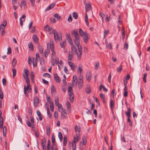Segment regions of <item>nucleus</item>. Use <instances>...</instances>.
<instances>
[{
  "label": "nucleus",
  "mask_w": 150,
  "mask_h": 150,
  "mask_svg": "<svg viewBox=\"0 0 150 150\" xmlns=\"http://www.w3.org/2000/svg\"><path fill=\"white\" fill-rule=\"evenodd\" d=\"M51 93L52 94H55L56 93V88L54 86L52 85L51 89Z\"/></svg>",
  "instance_id": "nucleus-22"
},
{
  "label": "nucleus",
  "mask_w": 150,
  "mask_h": 150,
  "mask_svg": "<svg viewBox=\"0 0 150 150\" xmlns=\"http://www.w3.org/2000/svg\"><path fill=\"white\" fill-rule=\"evenodd\" d=\"M23 78L25 80H26V79H29L28 76V75H25L24 74H23Z\"/></svg>",
  "instance_id": "nucleus-62"
},
{
  "label": "nucleus",
  "mask_w": 150,
  "mask_h": 150,
  "mask_svg": "<svg viewBox=\"0 0 150 150\" xmlns=\"http://www.w3.org/2000/svg\"><path fill=\"white\" fill-rule=\"evenodd\" d=\"M73 84L74 86H76L77 84V78L76 76L74 75L73 77Z\"/></svg>",
  "instance_id": "nucleus-9"
},
{
  "label": "nucleus",
  "mask_w": 150,
  "mask_h": 150,
  "mask_svg": "<svg viewBox=\"0 0 150 150\" xmlns=\"http://www.w3.org/2000/svg\"><path fill=\"white\" fill-rule=\"evenodd\" d=\"M73 55L72 53L69 54L68 57V60H72L73 57Z\"/></svg>",
  "instance_id": "nucleus-38"
},
{
  "label": "nucleus",
  "mask_w": 150,
  "mask_h": 150,
  "mask_svg": "<svg viewBox=\"0 0 150 150\" xmlns=\"http://www.w3.org/2000/svg\"><path fill=\"white\" fill-rule=\"evenodd\" d=\"M91 9V7L89 4H85V10L86 12H88Z\"/></svg>",
  "instance_id": "nucleus-11"
},
{
  "label": "nucleus",
  "mask_w": 150,
  "mask_h": 150,
  "mask_svg": "<svg viewBox=\"0 0 150 150\" xmlns=\"http://www.w3.org/2000/svg\"><path fill=\"white\" fill-rule=\"evenodd\" d=\"M33 38L34 42L36 43H38V39L36 35H34L33 37Z\"/></svg>",
  "instance_id": "nucleus-17"
},
{
  "label": "nucleus",
  "mask_w": 150,
  "mask_h": 150,
  "mask_svg": "<svg viewBox=\"0 0 150 150\" xmlns=\"http://www.w3.org/2000/svg\"><path fill=\"white\" fill-rule=\"evenodd\" d=\"M83 77H79L78 79V86L79 89H81L83 87Z\"/></svg>",
  "instance_id": "nucleus-4"
},
{
  "label": "nucleus",
  "mask_w": 150,
  "mask_h": 150,
  "mask_svg": "<svg viewBox=\"0 0 150 150\" xmlns=\"http://www.w3.org/2000/svg\"><path fill=\"white\" fill-rule=\"evenodd\" d=\"M72 149L73 150H76V144L72 143Z\"/></svg>",
  "instance_id": "nucleus-64"
},
{
  "label": "nucleus",
  "mask_w": 150,
  "mask_h": 150,
  "mask_svg": "<svg viewBox=\"0 0 150 150\" xmlns=\"http://www.w3.org/2000/svg\"><path fill=\"white\" fill-rule=\"evenodd\" d=\"M75 130L76 132L78 131L79 132L80 131V127L76 125L75 127Z\"/></svg>",
  "instance_id": "nucleus-35"
},
{
  "label": "nucleus",
  "mask_w": 150,
  "mask_h": 150,
  "mask_svg": "<svg viewBox=\"0 0 150 150\" xmlns=\"http://www.w3.org/2000/svg\"><path fill=\"white\" fill-rule=\"evenodd\" d=\"M50 105L51 110L52 112H53L54 110L53 103H51Z\"/></svg>",
  "instance_id": "nucleus-48"
},
{
  "label": "nucleus",
  "mask_w": 150,
  "mask_h": 150,
  "mask_svg": "<svg viewBox=\"0 0 150 150\" xmlns=\"http://www.w3.org/2000/svg\"><path fill=\"white\" fill-rule=\"evenodd\" d=\"M24 93L25 94V95H26L27 96H28V93H27V90L26 89V87L25 86H24Z\"/></svg>",
  "instance_id": "nucleus-50"
},
{
  "label": "nucleus",
  "mask_w": 150,
  "mask_h": 150,
  "mask_svg": "<svg viewBox=\"0 0 150 150\" xmlns=\"http://www.w3.org/2000/svg\"><path fill=\"white\" fill-rule=\"evenodd\" d=\"M115 103L114 101L112 100H110V106L112 108H114Z\"/></svg>",
  "instance_id": "nucleus-36"
},
{
  "label": "nucleus",
  "mask_w": 150,
  "mask_h": 150,
  "mask_svg": "<svg viewBox=\"0 0 150 150\" xmlns=\"http://www.w3.org/2000/svg\"><path fill=\"white\" fill-rule=\"evenodd\" d=\"M67 142V137H64L63 138V145L65 146Z\"/></svg>",
  "instance_id": "nucleus-33"
},
{
  "label": "nucleus",
  "mask_w": 150,
  "mask_h": 150,
  "mask_svg": "<svg viewBox=\"0 0 150 150\" xmlns=\"http://www.w3.org/2000/svg\"><path fill=\"white\" fill-rule=\"evenodd\" d=\"M24 71L25 73V75H28L29 74L28 71L26 69H25L24 70Z\"/></svg>",
  "instance_id": "nucleus-61"
},
{
  "label": "nucleus",
  "mask_w": 150,
  "mask_h": 150,
  "mask_svg": "<svg viewBox=\"0 0 150 150\" xmlns=\"http://www.w3.org/2000/svg\"><path fill=\"white\" fill-rule=\"evenodd\" d=\"M46 131L47 135L49 136L50 135V127H47L46 128Z\"/></svg>",
  "instance_id": "nucleus-29"
},
{
  "label": "nucleus",
  "mask_w": 150,
  "mask_h": 150,
  "mask_svg": "<svg viewBox=\"0 0 150 150\" xmlns=\"http://www.w3.org/2000/svg\"><path fill=\"white\" fill-rule=\"evenodd\" d=\"M100 66V63L99 62H97L96 63L95 65V69L96 70Z\"/></svg>",
  "instance_id": "nucleus-47"
},
{
  "label": "nucleus",
  "mask_w": 150,
  "mask_h": 150,
  "mask_svg": "<svg viewBox=\"0 0 150 150\" xmlns=\"http://www.w3.org/2000/svg\"><path fill=\"white\" fill-rule=\"evenodd\" d=\"M79 139V137L78 136L76 135L75 136L74 138V140L73 142L72 143L76 144L78 141Z\"/></svg>",
  "instance_id": "nucleus-21"
},
{
  "label": "nucleus",
  "mask_w": 150,
  "mask_h": 150,
  "mask_svg": "<svg viewBox=\"0 0 150 150\" xmlns=\"http://www.w3.org/2000/svg\"><path fill=\"white\" fill-rule=\"evenodd\" d=\"M80 38L75 39L74 40L75 43L78 48V50L79 52L77 54V58L80 59L81 58V56L82 54V47L80 45Z\"/></svg>",
  "instance_id": "nucleus-1"
},
{
  "label": "nucleus",
  "mask_w": 150,
  "mask_h": 150,
  "mask_svg": "<svg viewBox=\"0 0 150 150\" xmlns=\"http://www.w3.org/2000/svg\"><path fill=\"white\" fill-rule=\"evenodd\" d=\"M55 18H56L57 19H59L61 18L60 16L57 13H55L54 16Z\"/></svg>",
  "instance_id": "nucleus-57"
},
{
  "label": "nucleus",
  "mask_w": 150,
  "mask_h": 150,
  "mask_svg": "<svg viewBox=\"0 0 150 150\" xmlns=\"http://www.w3.org/2000/svg\"><path fill=\"white\" fill-rule=\"evenodd\" d=\"M106 45L108 49H110V50L112 49L111 44L110 43H108V42H106Z\"/></svg>",
  "instance_id": "nucleus-28"
},
{
  "label": "nucleus",
  "mask_w": 150,
  "mask_h": 150,
  "mask_svg": "<svg viewBox=\"0 0 150 150\" xmlns=\"http://www.w3.org/2000/svg\"><path fill=\"white\" fill-rule=\"evenodd\" d=\"M39 51L40 53L41 54H42L43 52V48H42V47L41 46H39Z\"/></svg>",
  "instance_id": "nucleus-46"
},
{
  "label": "nucleus",
  "mask_w": 150,
  "mask_h": 150,
  "mask_svg": "<svg viewBox=\"0 0 150 150\" xmlns=\"http://www.w3.org/2000/svg\"><path fill=\"white\" fill-rule=\"evenodd\" d=\"M122 69V66L120 65V66L117 69V71L118 72H120Z\"/></svg>",
  "instance_id": "nucleus-60"
},
{
  "label": "nucleus",
  "mask_w": 150,
  "mask_h": 150,
  "mask_svg": "<svg viewBox=\"0 0 150 150\" xmlns=\"http://www.w3.org/2000/svg\"><path fill=\"white\" fill-rule=\"evenodd\" d=\"M53 33L54 34L55 40L56 41L58 40H60L62 39V37L61 33H58V32L55 29L53 31Z\"/></svg>",
  "instance_id": "nucleus-3"
},
{
  "label": "nucleus",
  "mask_w": 150,
  "mask_h": 150,
  "mask_svg": "<svg viewBox=\"0 0 150 150\" xmlns=\"http://www.w3.org/2000/svg\"><path fill=\"white\" fill-rule=\"evenodd\" d=\"M42 76L44 77H47L49 78H50L51 76V75L50 74L47 73H45L44 74H43Z\"/></svg>",
  "instance_id": "nucleus-40"
},
{
  "label": "nucleus",
  "mask_w": 150,
  "mask_h": 150,
  "mask_svg": "<svg viewBox=\"0 0 150 150\" xmlns=\"http://www.w3.org/2000/svg\"><path fill=\"white\" fill-rule=\"evenodd\" d=\"M67 109L68 111H70L71 110V105L69 102L68 101L67 102Z\"/></svg>",
  "instance_id": "nucleus-24"
},
{
  "label": "nucleus",
  "mask_w": 150,
  "mask_h": 150,
  "mask_svg": "<svg viewBox=\"0 0 150 150\" xmlns=\"http://www.w3.org/2000/svg\"><path fill=\"white\" fill-rule=\"evenodd\" d=\"M71 33L72 35L74 36L75 39L80 38L79 35L76 30H71Z\"/></svg>",
  "instance_id": "nucleus-5"
},
{
  "label": "nucleus",
  "mask_w": 150,
  "mask_h": 150,
  "mask_svg": "<svg viewBox=\"0 0 150 150\" xmlns=\"http://www.w3.org/2000/svg\"><path fill=\"white\" fill-rule=\"evenodd\" d=\"M111 73L110 72V73L108 78V83H110V79L111 78Z\"/></svg>",
  "instance_id": "nucleus-53"
},
{
  "label": "nucleus",
  "mask_w": 150,
  "mask_h": 150,
  "mask_svg": "<svg viewBox=\"0 0 150 150\" xmlns=\"http://www.w3.org/2000/svg\"><path fill=\"white\" fill-rule=\"evenodd\" d=\"M52 59L54 61V62L56 63V64H57L59 63V58L58 57L54 58V57L52 58Z\"/></svg>",
  "instance_id": "nucleus-30"
},
{
  "label": "nucleus",
  "mask_w": 150,
  "mask_h": 150,
  "mask_svg": "<svg viewBox=\"0 0 150 150\" xmlns=\"http://www.w3.org/2000/svg\"><path fill=\"white\" fill-rule=\"evenodd\" d=\"M12 71H13V78H14L15 76L16 75V69H13Z\"/></svg>",
  "instance_id": "nucleus-41"
},
{
  "label": "nucleus",
  "mask_w": 150,
  "mask_h": 150,
  "mask_svg": "<svg viewBox=\"0 0 150 150\" xmlns=\"http://www.w3.org/2000/svg\"><path fill=\"white\" fill-rule=\"evenodd\" d=\"M68 64L71 67V69L73 71H74L75 70V66L74 64L72 62L70 61L68 62Z\"/></svg>",
  "instance_id": "nucleus-10"
},
{
  "label": "nucleus",
  "mask_w": 150,
  "mask_h": 150,
  "mask_svg": "<svg viewBox=\"0 0 150 150\" xmlns=\"http://www.w3.org/2000/svg\"><path fill=\"white\" fill-rule=\"evenodd\" d=\"M131 109L130 108L128 109V111L125 113L126 115L128 117V118H130L131 116Z\"/></svg>",
  "instance_id": "nucleus-19"
},
{
  "label": "nucleus",
  "mask_w": 150,
  "mask_h": 150,
  "mask_svg": "<svg viewBox=\"0 0 150 150\" xmlns=\"http://www.w3.org/2000/svg\"><path fill=\"white\" fill-rule=\"evenodd\" d=\"M11 49L10 47H9L8 48V51L7 54H11Z\"/></svg>",
  "instance_id": "nucleus-63"
},
{
  "label": "nucleus",
  "mask_w": 150,
  "mask_h": 150,
  "mask_svg": "<svg viewBox=\"0 0 150 150\" xmlns=\"http://www.w3.org/2000/svg\"><path fill=\"white\" fill-rule=\"evenodd\" d=\"M7 24L6 21H5L4 23L1 24L0 26V30H4L5 26Z\"/></svg>",
  "instance_id": "nucleus-13"
},
{
  "label": "nucleus",
  "mask_w": 150,
  "mask_h": 150,
  "mask_svg": "<svg viewBox=\"0 0 150 150\" xmlns=\"http://www.w3.org/2000/svg\"><path fill=\"white\" fill-rule=\"evenodd\" d=\"M86 93L88 94H89L91 92V89L90 87H88L86 89Z\"/></svg>",
  "instance_id": "nucleus-37"
},
{
  "label": "nucleus",
  "mask_w": 150,
  "mask_h": 150,
  "mask_svg": "<svg viewBox=\"0 0 150 150\" xmlns=\"http://www.w3.org/2000/svg\"><path fill=\"white\" fill-rule=\"evenodd\" d=\"M54 29H52V28L51 27H50L49 25H47L44 28L45 30L48 31L49 32H50L51 30H52V32H53V30Z\"/></svg>",
  "instance_id": "nucleus-14"
},
{
  "label": "nucleus",
  "mask_w": 150,
  "mask_h": 150,
  "mask_svg": "<svg viewBox=\"0 0 150 150\" xmlns=\"http://www.w3.org/2000/svg\"><path fill=\"white\" fill-rule=\"evenodd\" d=\"M86 79L88 81L91 80V74L90 72H87L86 73Z\"/></svg>",
  "instance_id": "nucleus-15"
},
{
  "label": "nucleus",
  "mask_w": 150,
  "mask_h": 150,
  "mask_svg": "<svg viewBox=\"0 0 150 150\" xmlns=\"http://www.w3.org/2000/svg\"><path fill=\"white\" fill-rule=\"evenodd\" d=\"M28 47L29 49L30 50L32 51L33 50V46L32 43L31 42H30L29 43Z\"/></svg>",
  "instance_id": "nucleus-32"
},
{
  "label": "nucleus",
  "mask_w": 150,
  "mask_h": 150,
  "mask_svg": "<svg viewBox=\"0 0 150 150\" xmlns=\"http://www.w3.org/2000/svg\"><path fill=\"white\" fill-rule=\"evenodd\" d=\"M147 75V74L146 73H144V74L143 77V80L144 81L145 83H146V77Z\"/></svg>",
  "instance_id": "nucleus-52"
},
{
  "label": "nucleus",
  "mask_w": 150,
  "mask_h": 150,
  "mask_svg": "<svg viewBox=\"0 0 150 150\" xmlns=\"http://www.w3.org/2000/svg\"><path fill=\"white\" fill-rule=\"evenodd\" d=\"M58 137L60 140L61 142H62L63 140V136L62 133L61 132H58Z\"/></svg>",
  "instance_id": "nucleus-27"
},
{
  "label": "nucleus",
  "mask_w": 150,
  "mask_h": 150,
  "mask_svg": "<svg viewBox=\"0 0 150 150\" xmlns=\"http://www.w3.org/2000/svg\"><path fill=\"white\" fill-rule=\"evenodd\" d=\"M2 83H3V85L4 86H6L7 85L6 83V81L4 78H3L2 79Z\"/></svg>",
  "instance_id": "nucleus-55"
},
{
  "label": "nucleus",
  "mask_w": 150,
  "mask_h": 150,
  "mask_svg": "<svg viewBox=\"0 0 150 150\" xmlns=\"http://www.w3.org/2000/svg\"><path fill=\"white\" fill-rule=\"evenodd\" d=\"M47 47H50L51 51L52 52V58L54 57L56 53L54 49V44L52 40H50V42L47 43Z\"/></svg>",
  "instance_id": "nucleus-2"
},
{
  "label": "nucleus",
  "mask_w": 150,
  "mask_h": 150,
  "mask_svg": "<svg viewBox=\"0 0 150 150\" xmlns=\"http://www.w3.org/2000/svg\"><path fill=\"white\" fill-rule=\"evenodd\" d=\"M34 72L32 71L31 73L30 76L32 80H33L34 79Z\"/></svg>",
  "instance_id": "nucleus-59"
},
{
  "label": "nucleus",
  "mask_w": 150,
  "mask_h": 150,
  "mask_svg": "<svg viewBox=\"0 0 150 150\" xmlns=\"http://www.w3.org/2000/svg\"><path fill=\"white\" fill-rule=\"evenodd\" d=\"M87 142V140L86 137L85 136H83V142H80V144L81 145V144L83 145H85Z\"/></svg>",
  "instance_id": "nucleus-16"
},
{
  "label": "nucleus",
  "mask_w": 150,
  "mask_h": 150,
  "mask_svg": "<svg viewBox=\"0 0 150 150\" xmlns=\"http://www.w3.org/2000/svg\"><path fill=\"white\" fill-rule=\"evenodd\" d=\"M54 76L55 81L57 83H60V79L57 74V73H55L54 74Z\"/></svg>",
  "instance_id": "nucleus-7"
},
{
  "label": "nucleus",
  "mask_w": 150,
  "mask_h": 150,
  "mask_svg": "<svg viewBox=\"0 0 150 150\" xmlns=\"http://www.w3.org/2000/svg\"><path fill=\"white\" fill-rule=\"evenodd\" d=\"M100 98L103 100H104V99H105V96L102 93H100Z\"/></svg>",
  "instance_id": "nucleus-54"
},
{
  "label": "nucleus",
  "mask_w": 150,
  "mask_h": 150,
  "mask_svg": "<svg viewBox=\"0 0 150 150\" xmlns=\"http://www.w3.org/2000/svg\"><path fill=\"white\" fill-rule=\"evenodd\" d=\"M50 141L49 140L48 141L47 145V150H50Z\"/></svg>",
  "instance_id": "nucleus-51"
},
{
  "label": "nucleus",
  "mask_w": 150,
  "mask_h": 150,
  "mask_svg": "<svg viewBox=\"0 0 150 150\" xmlns=\"http://www.w3.org/2000/svg\"><path fill=\"white\" fill-rule=\"evenodd\" d=\"M59 99L58 97H56L55 98V105L58 106H59Z\"/></svg>",
  "instance_id": "nucleus-23"
},
{
  "label": "nucleus",
  "mask_w": 150,
  "mask_h": 150,
  "mask_svg": "<svg viewBox=\"0 0 150 150\" xmlns=\"http://www.w3.org/2000/svg\"><path fill=\"white\" fill-rule=\"evenodd\" d=\"M3 98V94L2 91L0 90V98L2 99Z\"/></svg>",
  "instance_id": "nucleus-56"
},
{
  "label": "nucleus",
  "mask_w": 150,
  "mask_h": 150,
  "mask_svg": "<svg viewBox=\"0 0 150 150\" xmlns=\"http://www.w3.org/2000/svg\"><path fill=\"white\" fill-rule=\"evenodd\" d=\"M33 65L34 67H35L37 65V60L36 59H33Z\"/></svg>",
  "instance_id": "nucleus-39"
},
{
  "label": "nucleus",
  "mask_w": 150,
  "mask_h": 150,
  "mask_svg": "<svg viewBox=\"0 0 150 150\" xmlns=\"http://www.w3.org/2000/svg\"><path fill=\"white\" fill-rule=\"evenodd\" d=\"M54 3H52L47 8L45 9L46 11H48L51 8H52L55 6Z\"/></svg>",
  "instance_id": "nucleus-18"
},
{
  "label": "nucleus",
  "mask_w": 150,
  "mask_h": 150,
  "mask_svg": "<svg viewBox=\"0 0 150 150\" xmlns=\"http://www.w3.org/2000/svg\"><path fill=\"white\" fill-rule=\"evenodd\" d=\"M47 114L48 115H49V117L50 118H51V117L52 115L51 114H50V111L49 110V108L47 107Z\"/></svg>",
  "instance_id": "nucleus-58"
},
{
  "label": "nucleus",
  "mask_w": 150,
  "mask_h": 150,
  "mask_svg": "<svg viewBox=\"0 0 150 150\" xmlns=\"http://www.w3.org/2000/svg\"><path fill=\"white\" fill-rule=\"evenodd\" d=\"M39 103V99L37 96H35L33 100V103L35 107H37Z\"/></svg>",
  "instance_id": "nucleus-6"
},
{
  "label": "nucleus",
  "mask_w": 150,
  "mask_h": 150,
  "mask_svg": "<svg viewBox=\"0 0 150 150\" xmlns=\"http://www.w3.org/2000/svg\"><path fill=\"white\" fill-rule=\"evenodd\" d=\"M66 45V41L65 40H64L62 42L60 43V47L63 48H64L65 47Z\"/></svg>",
  "instance_id": "nucleus-26"
},
{
  "label": "nucleus",
  "mask_w": 150,
  "mask_h": 150,
  "mask_svg": "<svg viewBox=\"0 0 150 150\" xmlns=\"http://www.w3.org/2000/svg\"><path fill=\"white\" fill-rule=\"evenodd\" d=\"M73 17L75 19H77L78 18V15L76 12H74L72 14Z\"/></svg>",
  "instance_id": "nucleus-34"
},
{
  "label": "nucleus",
  "mask_w": 150,
  "mask_h": 150,
  "mask_svg": "<svg viewBox=\"0 0 150 150\" xmlns=\"http://www.w3.org/2000/svg\"><path fill=\"white\" fill-rule=\"evenodd\" d=\"M128 48V45L127 42H126L124 45V49L125 50H126Z\"/></svg>",
  "instance_id": "nucleus-49"
},
{
  "label": "nucleus",
  "mask_w": 150,
  "mask_h": 150,
  "mask_svg": "<svg viewBox=\"0 0 150 150\" xmlns=\"http://www.w3.org/2000/svg\"><path fill=\"white\" fill-rule=\"evenodd\" d=\"M71 50L73 52H75L76 54L77 55V53H78L79 52V51L77 52V50L76 47L73 44H72L71 45Z\"/></svg>",
  "instance_id": "nucleus-12"
},
{
  "label": "nucleus",
  "mask_w": 150,
  "mask_h": 150,
  "mask_svg": "<svg viewBox=\"0 0 150 150\" xmlns=\"http://www.w3.org/2000/svg\"><path fill=\"white\" fill-rule=\"evenodd\" d=\"M109 31L108 30H105L104 32V38H105L106 35L108 33Z\"/></svg>",
  "instance_id": "nucleus-43"
},
{
  "label": "nucleus",
  "mask_w": 150,
  "mask_h": 150,
  "mask_svg": "<svg viewBox=\"0 0 150 150\" xmlns=\"http://www.w3.org/2000/svg\"><path fill=\"white\" fill-rule=\"evenodd\" d=\"M122 39L123 40L125 38V30L123 28H122Z\"/></svg>",
  "instance_id": "nucleus-42"
},
{
  "label": "nucleus",
  "mask_w": 150,
  "mask_h": 150,
  "mask_svg": "<svg viewBox=\"0 0 150 150\" xmlns=\"http://www.w3.org/2000/svg\"><path fill=\"white\" fill-rule=\"evenodd\" d=\"M79 33L80 36L82 37H83L88 34L86 32H84L81 28L79 29Z\"/></svg>",
  "instance_id": "nucleus-8"
},
{
  "label": "nucleus",
  "mask_w": 150,
  "mask_h": 150,
  "mask_svg": "<svg viewBox=\"0 0 150 150\" xmlns=\"http://www.w3.org/2000/svg\"><path fill=\"white\" fill-rule=\"evenodd\" d=\"M85 20L86 22V24L87 26H89V24L88 21V17H85Z\"/></svg>",
  "instance_id": "nucleus-45"
},
{
  "label": "nucleus",
  "mask_w": 150,
  "mask_h": 150,
  "mask_svg": "<svg viewBox=\"0 0 150 150\" xmlns=\"http://www.w3.org/2000/svg\"><path fill=\"white\" fill-rule=\"evenodd\" d=\"M47 101L48 102H49L50 104H51V103H53L52 101H51V98L49 96L48 97L46 98Z\"/></svg>",
  "instance_id": "nucleus-44"
},
{
  "label": "nucleus",
  "mask_w": 150,
  "mask_h": 150,
  "mask_svg": "<svg viewBox=\"0 0 150 150\" xmlns=\"http://www.w3.org/2000/svg\"><path fill=\"white\" fill-rule=\"evenodd\" d=\"M50 50L48 49H47L45 51V56L46 57H47L49 54V53Z\"/></svg>",
  "instance_id": "nucleus-31"
},
{
  "label": "nucleus",
  "mask_w": 150,
  "mask_h": 150,
  "mask_svg": "<svg viewBox=\"0 0 150 150\" xmlns=\"http://www.w3.org/2000/svg\"><path fill=\"white\" fill-rule=\"evenodd\" d=\"M16 62L17 61L16 59L15 58H13L11 62L12 65L13 67H15L16 64Z\"/></svg>",
  "instance_id": "nucleus-25"
},
{
  "label": "nucleus",
  "mask_w": 150,
  "mask_h": 150,
  "mask_svg": "<svg viewBox=\"0 0 150 150\" xmlns=\"http://www.w3.org/2000/svg\"><path fill=\"white\" fill-rule=\"evenodd\" d=\"M83 37L84 43L86 44L87 43L88 40V34Z\"/></svg>",
  "instance_id": "nucleus-20"
}]
</instances>
